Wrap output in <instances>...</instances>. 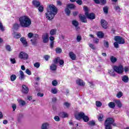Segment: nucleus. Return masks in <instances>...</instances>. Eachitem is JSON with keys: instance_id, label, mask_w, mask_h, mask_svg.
<instances>
[{"instance_id": "obj_1", "label": "nucleus", "mask_w": 129, "mask_h": 129, "mask_svg": "<svg viewBox=\"0 0 129 129\" xmlns=\"http://www.w3.org/2000/svg\"><path fill=\"white\" fill-rule=\"evenodd\" d=\"M57 13H58L57 8L53 5H50L48 6L47 12L45 14L47 20H52L55 17V15H57Z\"/></svg>"}, {"instance_id": "obj_2", "label": "nucleus", "mask_w": 129, "mask_h": 129, "mask_svg": "<svg viewBox=\"0 0 129 129\" xmlns=\"http://www.w3.org/2000/svg\"><path fill=\"white\" fill-rule=\"evenodd\" d=\"M20 25L23 28H29L32 24L31 19L26 16H22L19 18Z\"/></svg>"}, {"instance_id": "obj_3", "label": "nucleus", "mask_w": 129, "mask_h": 129, "mask_svg": "<svg viewBox=\"0 0 129 129\" xmlns=\"http://www.w3.org/2000/svg\"><path fill=\"white\" fill-rule=\"evenodd\" d=\"M114 119L111 117L107 118L104 123L105 129H112L113 126H116V123L114 122Z\"/></svg>"}, {"instance_id": "obj_4", "label": "nucleus", "mask_w": 129, "mask_h": 129, "mask_svg": "<svg viewBox=\"0 0 129 129\" xmlns=\"http://www.w3.org/2000/svg\"><path fill=\"white\" fill-rule=\"evenodd\" d=\"M27 36L29 39H32H32L30 40V42L33 46H36V45H37V43H38L37 42V40L40 38L39 35L37 34H33V33L30 32L28 34Z\"/></svg>"}, {"instance_id": "obj_5", "label": "nucleus", "mask_w": 129, "mask_h": 129, "mask_svg": "<svg viewBox=\"0 0 129 129\" xmlns=\"http://www.w3.org/2000/svg\"><path fill=\"white\" fill-rule=\"evenodd\" d=\"M75 117L77 119H78L79 120L82 118L83 120L85 121V122H87V121L89 120V118L88 117V116L85 115L83 112H81L78 114H75Z\"/></svg>"}, {"instance_id": "obj_6", "label": "nucleus", "mask_w": 129, "mask_h": 129, "mask_svg": "<svg viewBox=\"0 0 129 129\" xmlns=\"http://www.w3.org/2000/svg\"><path fill=\"white\" fill-rule=\"evenodd\" d=\"M113 70L118 73V74H121L123 73V66L122 65L118 66H115L113 67Z\"/></svg>"}, {"instance_id": "obj_7", "label": "nucleus", "mask_w": 129, "mask_h": 129, "mask_svg": "<svg viewBox=\"0 0 129 129\" xmlns=\"http://www.w3.org/2000/svg\"><path fill=\"white\" fill-rule=\"evenodd\" d=\"M114 40L118 43V44H124L125 43L124 39L119 36H115Z\"/></svg>"}, {"instance_id": "obj_8", "label": "nucleus", "mask_w": 129, "mask_h": 129, "mask_svg": "<svg viewBox=\"0 0 129 129\" xmlns=\"http://www.w3.org/2000/svg\"><path fill=\"white\" fill-rule=\"evenodd\" d=\"M19 58L20 59H23V60H27L29 58V55L26 52H21L19 55Z\"/></svg>"}, {"instance_id": "obj_9", "label": "nucleus", "mask_w": 129, "mask_h": 129, "mask_svg": "<svg viewBox=\"0 0 129 129\" xmlns=\"http://www.w3.org/2000/svg\"><path fill=\"white\" fill-rule=\"evenodd\" d=\"M42 39L43 43H48L49 41V35L48 34V33H44L42 35Z\"/></svg>"}, {"instance_id": "obj_10", "label": "nucleus", "mask_w": 129, "mask_h": 129, "mask_svg": "<svg viewBox=\"0 0 129 129\" xmlns=\"http://www.w3.org/2000/svg\"><path fill=\"white\" fill-rule=\"evenodd\" d=\"M85 15L87 18L90 20H94L95 19V15L93 13L89 14L88 12H86Z\"/></svg>"}, {"instance_id": "obj_11", "label": "nucleus", "mask_w": 129, "mask_h": 129, "mask_svg": "<svg viewBox=\"0 0 129 129\" xmlns=\"http://www.w3.org/2000/svg\"><path fill=\"white\" fill-rule=\"evenodd\" d=\"M101 25L104 29H107V22L106 21L102 19L101 20Z\"/></svg>"}, {"instance_id": "obj_12", "label": "nucleus", "mask_w": 129, "mask_h": 129, "mask_svg": "<svg viewBox=\"0 0 129 129\" xmlns=\"http://www.w3.org/2000/svg\"><path fill=\"white\" fill-rule=\"evenodd\" d=\"M19 73V79L20 80H24L25 78H26V76L24 74V72L22 71H20Z\"/></svg>"}, {"instance_id": "obj_13", "label": "nucleus", "mask_w": 129, "mask_h": 129, "mask_svg": "<svg viewBox=\"0 0 129 129\" xmlns=\"http://www.w3.org/2000/svg\"><path fill=\"white\" fill-rule=\"evenodd\" d=\"M22 91L23 93L27 94L28 92H29V88H28V87L25 85H23Z\"/></svg>"}, {"instance_id": "obj_14", "label": "nucleus", "mask_w": 129, "mask_h": 129, "mask_svg": "<svg viewBox=\"0 0 129 129\" xmlns=\"http://www.w3.org/2000/svg\"><path fill=\"white\" fill-rule=\"evenodd\" d=\"M76 82L77 84H78V85H79L80 86L83 87L85 85V83H84V82H83L82 80L78 79L77 80Z\"/></svg>"}, {"instance_id": "obj_15", "label": "nucleus", "mask_w": 129, "mask_h": 129, "mask_svg": "<svg viewBox=\"0 0 129 129\" xmlns=\"http://www.w3.org/2000/svg\"><path fill=\"white\" fill-rule=\"evenodd\" d=\"M114 101L119 108L122 107V104L119 100H115Z\"/></svg>"}, {"instance_id": "obj_16", "label": "nucleus", "mask_w": 129, "mask_h": 129, "mask_svg": "<svg viewBox=\"0 0 129 129\" xmlns=\"http://www.w3.org/2000/svg\"><path fill=\"white\" fill-rule=\"evenodd\" d=\"M20 41L23 44V46L25 47L28 46V42H27V41H26V39L24 37H22L20 38Z\"/></svg>"}, {"instance_id": "obj_17", "label": "nucleus", "mask_w": 129, "mask_h": 129, "mask_svg": "<svg viewBox=\"0 0 129 129\" xmlns=\"http://www.w3.org/2000/svg\"><path fill=\"white\" fill-rule=\"evenodd\" d=\"M79 18L81 22H82V23L87 22V20H86V17L84 15H80L79 16Z\"/></svg>"}, {"instance_id": "obj_18", "label": "nucleus", "mask_w": 129, "mask_h": 129, "mask_svg": "<svg viewBox=\"0 0 129 129\" xmlns=\"http://www.w3.org/2000/svg\"><path fill=\"white\" fill-rule=\"evenodd\" d=\"M69 56L72 60H76V55L73 52L69 53Z\"/></svg>"}, {"instance_id": "obj_19", "label": "nucleus", "mask_w": 129, "mask_h": 129, "mask_svg": "<svg viewBox=\"0 0 129 129\" xmlns=\"http://www.w3.org/2000/svg\"><path fill=\"white\" fill-rule=\"evenodd\" d=\"M32 4H33V6L36 7V8H38V7H40V5H41V3H40V2L37 1L35 0H34L32 2Z\"/></svg>"}, {"instance_id": "obj_20", "label": "nucleus", "mask_w": 129, "mask_h": 129, "mask_svg": "<svg viewBox=\"0 0 129 129\" xmlns=\"http://www.w3.org/2000/svg\"><path fill=\"white\" fill-rule=\"evenodd\" d=\"M50 70H51V71H56V70H57V66L55 64L52 63L50 66Z\"/></svg>"}, {"instance_id": "obj_21", "label": "nucleus", "mask_w": 129, "mask_h": 129, "mask_svg": "<svg viewBox=\"0 0 129 129\" xmlns=\"http://www.w3.org/2000/svg\"><path fill=\"white\" fill-rule=\"evenodd\" d=\"M94 2L96 4H100V3L102 5L106 4V0H94Z\"/></svg>"}, {"instance_id": "obj_22", "label": "nucleus", "mask_w": 129, "mask_h": 129, "mask_svg": "<svg viewBox=\"0 0 129 129\" xmlns=\"http://www.w3.org/2000/svg\"><path fill=\"white\" fill-rule=\"evenodd\" d=\"M41 129H49V123L47 122L43 123L41 125Z\"/></svg>"}, {"instance_id": "obj_23", "label": "nucleus", "mask_w": 129, "mask_h": 129, "mask_svg": "<svg viewBox=\"0 0 129 129\" xmlns=\"http://www.w3.org/2000/svg\"><path fill=\"white\" fill-rule=\"evenodd\" d=\"M122 81L125 83H127V82H128V77L127 76H123L122 77Z\"/></svg>"}, {"instance_id": "obj_24", "label": "nucleus", "mask_w": 129, "mask_h": 129, "mask_svg": "<svg viewBox=\"0 0 129 129\" xmlns=\"http://www.w3.org/2000/svg\"><path fill=\"white\" fill-rule=\"evenodd\" d=\"M67 8L68 9H70V10H73L75 8V5L72 4H69L67 5Z\"/></svg>"}, {"instance_id": "obj_25", "label": "nucleus", "mask_w": 129, "mask_h": 129, "mask_svg": "<svg viewBox=\"0 0 129 129\" xmlns=\"http://www.w3.org/2000/svg\"><path fill=\"white\" fill-rule=\"evenodd\" d=\"M59 116L61 117H68V114L65 112H61L59 113Z\"/></svg>"}, {"instance_id": "obj_26", "label": "nucleus", "mask_w": 129, "mask_h": 129, "mask_svg": "<svg viewBox=\"0 0 129 129\" xmlns=\"http://www.w3.org/2000/svg\"><path fill=\"white\" fill-rule=\"evenodd\" d=\"M97 37H98V38H100L101 39H102V38H103V36H104V34L102 32L99 31L97 33Z\"/></svg>"}, {"instance_id": "obj_27", "label": "nucleus", "mask_w": 129, "mask_h": 129, "mask_svg": "<svg viewBox=\"0 0 129 129\" xmlns=\"http://www.w3.org/2000/svg\"><path fill=\"white\" fill-rule=\"evenodd\" d=\"M110 60L112 63H115V62L117 61V59L116 58V57L113 56H111L110 57Z\"/></svg>"}, {"instance_id": "obj_28", "label": "nucleus", "mask_w": 129, "mask_h": 129, "mask_svg": "<svg viewBox=\"0 0 129 129\" xmlns=\"http://www.w3.org/2000/svg\"><path fill=\"white\" fill-rule=\"evenodd\" d=\"M57 32L56 29H51L50 31L49 34L51 35V36H54V35H56V33Z\"/></svg>"}, {"instance_id": "obj_29", "label": "nucleus", "mask_w": 129, "mask_h": 129, "mask_svg": "<svg viewBox=\"0 0 129 129\" xmlns=\"http://www.w3.org/2000/svg\"><path fill=\"white\" fill-rule=\"evenodd\" d=\"M108 106L110 107V108H114V107H115V103L113 102H110L108 103Z\"/></svg>"}, {"instance_id": "obj_30", "label": "nucleus", "mask_w": 129, "mask_h": 129, "mask_svg": "<svg viewBox=\"0 0 129 129\" xmlns=\"http://www.w3.org/2000/svg\"><path fill=\"white\" fill-rule=\"evenodd\" d=\"M51 92L53 94H56V93L58 92V90L56 88H51Z\"/></svg>"}, {"instance_id": "obj_31", "label": "nucleus", "mask_w": 129, "mask_h": 129, "mask_svg": "<svg viewBox=\"0 0 129 129\" xmlns=\"http://www.w3.org/2000/svg\"><path fill=\"white\" fill-rule=\"evenodd\" d=\"M70 107V103H68L67 102H64L63 103V107H64V108H69Z\"/></svg>"}, {"instance_id": "obj_32", "label": "nucleus", "mask_w": 129, "mask_h": 129, "mask_svg": "<svg viewBox=\"0 0 129 129\" xmlns=\"http://www.w3.org/2000/svg\"><path fill=\"white\" fill-rule=\"evenodd\" d=\"M23 117H24V114L22 113L19 114L18 116V121L20 122V121H21V120L22 119V118H23Z\"/></svg>"}, {"instance_id": "obj_33", "label": "nucleus", "mask_w": 129, "mask_h": 129, "mask_svg": "<svg viewBox=\"0 0 129 129\" xmlns=\"http://www.w3.org/2000/svg\"><path fill=\"white\" fill-rule=\"evenodd\" d=\"M64 12L66 14V15H67L68 16H70V14L71 13V12L70 11V10H69V8H66L64 9Z\"/></svg>"}, {"instance_id": "obj_34", "label": "nucleus", "mask_w": 129, "mask_h": 129, "mask_svg": "<svg viewBox=\"0 0 129 129\" xmlns=\"http://www.w3.org/2000/svg\"><path fill=\"white\" fill-rule=\"evenodd\" d=\"M6 49L7 51H8V52H11L12 51V48L11 47V46L9 44L6 45Z\"/></svg>"}, {"instance_id": "obj_35", "label": "nucleus", "mask_w": 129, "mask_h": 129, "mask_svg": "<svg viewBox=\"0 0 129 129\" xmlns=\"http://www.w3.org/2000/svg\"><path fill=\"white\" fill-rule=\"evenodd\" d=\"M20 37H21V34L15 32L14 38H16V39H19Z\"/></svg>"}, {"instance_id": "obj_36", "label": "nucleus", "mask_w": 129, "mask_h": 129, "mask_svg": "<svg viewBox=\"0 0 129 129\" xmlns=\"http://www.w3.org/2000/svg\"><path fill=\"white\" fill-rule=\"evenodd\" d=\"M72 24L75 27H77V26H78V25H79V23H78V21H77L76 20H73L72 21Z\"/></svg>"}, {"instance_id": "obj_37", "label": "nucleus", "mask_w": 129, "mask_h": 129, "mask_svg": "<svg viewBox=\"0 0 129 129\" xmlns=\"http://www.w3.org/2000/svg\"><path fill=\"white\" fill-rule=\"evenodd\" d=\"M10 79L11 81H15L16 79H17V76L15 75H12L10 77Z\"/></svg>"}, {"instance_id": "obj_38", "label": "nucleus", "mask_w": 129, "mask_h": 129, "mask_svg": "<svg viewBox=\"0 0 129 129\" xmlns=\"http://www.w3.org/2000/svg\"><path fill=\"white\" fill-rule=\"evenodd\" d=\"M122 95H123V94L120 91L117 93L116 97H117V98H120V97H121V96H122Z\"/></svg>"}, {"instance_id": "obj_39", "label": "nucleus", "mask_w": 129, "mask_h": 129, "mask_svg": "<svg viewBox=\"0 0 129 129\" xmlns=\"http://www.w3.org/2000/svg\"><path fill=\"white\" fill-rule=\"evenodd\" d=\"M55 51L57 54H60L62 52V49H61V48L57 47L55 49Z\"/></svg>"}, {"instance_id": "obj_40", "label": "nucleus", "mask_w": 129, "mask_h": 129, "mask_svg": "<svg viewBox=\"0 0 129 129\" xmlns=\"http://www.w3.org/2000/svg\"><path fill=\"white\" fill-rule=\"evenodd\" d=\"M88 124H89V125H91V126L95 125V121H94V120L89 121L88 122Z\"/></svg>"}, {"instance_id": "obj_41", "label": "nucleus", "mask_w": 129, "mask_h": 129, "mask_svg": "<svg viewBox=\"0 0 129 129\" xmlns=\"http://www.w3.org/2000/svg\"><path fill=\"white\" fill-rule=\"evenodd\" d=\"M19 104L20 105H22V106H23V105H25L26 104V102H25V101L23 100H20L19 101Z\"/></svg>"}, {"instance_id": "obj_42", "label": "nucleus", "mask_w": 129, "mask_h": 129, "mask_svg": "<svg viewBox=\"0 0 129 129\" xmlns=\"http://www.w3.org/2000/svg\"><path fill=\"white\" fill-rule=\"evenodd\" d=\"M102 118H103V114H99L98 119L99 121H102Z\"/></svg>"}, {"instance_id": "obj_43", "label": "nucleus", "mask_w": 129, "mask_h": 129, "mask_svg": "<svg viewBox=\"0 0 129 129\" xmlns=\"http://www.w3.org/2000/svg\"><path fill=\"white\" fill-rule=\"evenodd\" d=\"M19 27H20V25H19L18 24H15L13 26L14 30H18V29H19Z\"/></svg>"}, {"instance_id": "obj_44", "label": "nucleus", "mask_w": 129, "mask_h": 129, "mask_svg": "<svg viewBox=\"0 0 129 129\" xmlns=\"http://www.w3.org/2000/svg\"><path fill=\"white\" fill-rule=\"evenodd\" d=\"M96 105L97 107H100V106L102 105V103H101L100 101H97L96 102Z\"/></svg>"}, {"instance_id": "obj_45", "label": "nucleus", "mask_w": 129, "mask_h": 129, "mask_svg": "<svg viewBox=\"0 0 129 129\" xmlns=\"http://www.w3.org/2000/svg\"><path fill=\"white\" fill-rule=\"evenodd\" d=\"M103 12L104 14H108V8L107 7H105L103 8Z\"/></svg>"}, {"instance_id": "obj_46", "label": "nucleus", "mask_w": 129, "mask_h": 129, "mask_svg": "<svg viewBox=\"0 0 129 129\" xmlns=\"http://www.w3.org/2000/svg\"><path fill=\"white\" fill-rule=\"evenodd\" d=\"M59 61H60V58L57 57L53 60V62H54V64H58V63H59Z\"/></svg>"}, {"instance_id": "obj_47", "label": "nucleus", "mask_w": 129, "mask_h": 129, "mask_svg": "<svg viewBox=\"0 0 129 129\" xmlns=\"http://www.w3.org/2000/svg\"><path fill=\"white\" fill-rule=\"evenodd\" d=\"M0 30L2 31V32H4L5 31V27H4V25H3V23L0 21Z\"/></svg>"}, {"instance_id": "obj_48", "label": "nucleus", "mask_w": 129, "mask_h": 129, "mask_svg": "<svg viewBox=\"0 0 129 129\" xmlns=\"http://www.w3.org/2000/svg\"><path fill=\"white\" fill-rule=\"evenodd\" d=\"M108 73L110 74V76H115V74L114 73V71L111 70L109 71Z\"/></svg>"}, {"instance_id": "obj_49", "label": "nucleus", "mask_w": 129, "mask_h": 129, "mask_svg": "<svg viewBox=\"0 0 129 129\" xmlns=\"http://www.w3.org/2000/svg\"><path fill=\"white\" fill-rule=\"evenodd\" d=\"M52 84L53 86H57L58 85V82H57L56 80H53L52 81Z\"/></svg>"}, {"instance_id": "obj_50", "label": "nucleus", "mask_w": 129, "mask_h": 129, "mask_svg": "<svg viewBox=\"0 0 129 129\" xmlns=\"http://www.w3.org/2000/svg\"><path fill=\"white\" fill-rule=\"evenodd\" d=\"M34 66L36 68H39L40 67V62H37L34 63Z\"/></svg>"}, {"instance_id": "obj_51", "label": "nucleus", "mask_w": 129, "mask_h": 129, "mask_svg": "<svg viewBox=\"0 0 129 129\" xmlns=\"http://www.w3.org/2000/svg\"><path fill=\"white\" fill-rule=\"evenodd\" d=\"M104 46L105 48H108L109 47V43H108V42L105 41H104Z\"/></svg>"}, {"instance_id": "obj_52", "label": "nucleus", "mask_w": 129, "mask_h": 129, "mask_svg": "<svg viewBox=\"0 0 129 129\" xmlns=\"http://www.w3.org/2000/svg\"><path fill=\"white\" fill-rule=\"evenodd\" d=\"M89 47L91 48V49H92L93 50H95L96 47L94 46V45L92 44H89Z\"/></svg>"}, {"instance_id": "obj_53", "label": "nucleus", "mask_w": 129, "mask_h": 129, "mask_svg": "<svg viewBox=\"0 0 129 129\" xmlns=\"http://www.w3.org/2000/svg\"><path fill=\"white\" fill-rule=\"evenodd\" d=\"M38 11L39 12H40V13H42V12L44 11V8L42 6H39L38 8Z\"/></svg>"}, {"instance_id": "obj_54", "label": "nucleus", "mask_w": 129, "mask_h": 129, "mask_svg": "<svg viewBox=\"0 0 129 129\" xmlns=\"http://www.w3.org/2000/svg\"><path fill=\"white\" fill-rule=\"evenodd\" d=\"M43 58H44V59L46 61H48V60H49V59H50V56L46 55H44Z\"/></svg>"}, {"instance_id": "obj_55", "label": "nucleus", "mask_w": 129, "mask_h": 129, "mask_svg": "<svg viewBox=\"0 0 129 129\" xmlns=\"http://www.w3.org/2000/svg\"><path fill=\"white\" fill-rule=\"evenodd\" d=\"M53 47H54V41H50V47L51 48V49H53Z\"/></svg>"}, {"instance_id": "obj_56", "label": "nucleus", "mask_w": 129, "mask_h": 129, "mask_svg": "<svg viewBox=\"0 0 129 129\" xmlns=\"http://www.w3.org/2000/svg\"><path fill=\"white\" fill-rule=\"evenodd\" d=\"M59 65H60L61 66H64V60L59 59Z\"/></svg>"}, {"instance_id": "obj_57", "label": "nucleus", "mask_w": 129, "mask_h": 129, "mask_svg": "<svg viewBox=\"0 0 129 129\" xmlns=\"http://www.w3.org/2000/svg\"><path fill=\"white\" fill-rule=\"evenodd\" d=\"M76 2L78 5H82V0H76Z\"/></svg>"}, {"instance_id": "obj_58", "label": "nucleus", "mask_w": 129, "mask_h": 129, "mask_svg": "<svg viewBox=\"0 0 129 129\" xmlns=\"http://www.w3.org/2000/svg\"><path fill=\"white\" fill-rule=\"evenodd\" d=\"M54 119L56 121H59V120H60V118H59L58 116H54Z\"/></svg>"}, {"instance_id": "obj_59", "label": "nucleus", "mask_w": 129, "mask_h": 129, "mask_svg": "<svg viewBox=\"0 0 129 129\" xmlns=\"http://www.w3.org/2000/svg\"><path fill=\"white\" fill-rule=\"evenodd\" d=\"M26 73L28 74V75H31L32 74V73L30 71L29 69H26Z\"/></svg>"}, {"instance_id": "obj_60", "label": "nucleus", "mask_w": 129, "mask_h": 129, "mask_svg": "<svg viewBox=\"0 0 129 129\" xmlns=\"http://www.w3.org/2000/svg\"><path fill=\"white\" fill-rule=\"evenodd\" d=\"M10 61L12 64L16 63V59L15 58H10Z\"/></svg>"}, {"instance_id": "obj_61", "label": "nucleus", "mask_w": 129, "mask_h": 129, "mask_svg": "<svg viewBox=\"0 0 129 129\" xmlns=\"http://www.w3.org/2000/svg\"><path fill=\"white\" fill-rule=\"evenodd\" d=\"M114 46L115 48H118V43H117V42H114Z\"/></svg>"}, {"instance_id": "obj_62", "label": "nucleus", "mask_w": 129, "mask_h": 129, "mask_svg": "<svg viewBox=\"0 0 129 129\" xmlns=\"http://www.w3.org/2000/svg\"><path fill=\"white\" fill-rule=\"evenodd\" d=\"M77 40L78 42H80V41H81V36H78L77 37Z\"/></svg>"}, {"instance_id": "obj_63", "label": "nucleus", "mask_w": 129, "mask_h": 129, "mask_svg": "<svg viewBox=\"0 0 129 129\" xmlns=\"http://www.w3.org/2000/svg\"><path fill=\"white\" fill-rule=\"evenodd\" d=\"M89 83L90 84V87H91L92 88H93L94 87L93 83L92 82H89Z\"/></svg>"}, {"instance_id": "obj_64", "label": "nucleus", "mask_w": 129, "mask_h": 129, "mask_svg": "<svg viewBox=\"0 0 129 129\" xmlns=\"http://www.w3.org/2000/svg\"><path fill=\"white\" fill-rule=\"evenodd\" d=\"M124 71H125V73L128 72V71H129V69H128V68L127 67H125L124 68Z\"/></svg>"}]
</instances>
